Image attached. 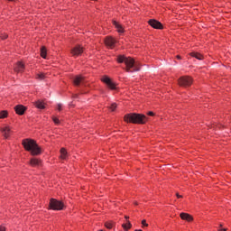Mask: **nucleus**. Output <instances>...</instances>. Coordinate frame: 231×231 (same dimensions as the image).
<instances>
[{"label": "nucleus", "mask_w": 231, "mask_h": 231, "mask_svg": "<svg viewBox=\"0 0 231 231\" xmlns=\"http://www.w3.org/2000/svg\"><path fill=\"white\" fill-rule=\"evenodd\" d=\"M34 106L37 109H45L46 107V105L42 100L34 102Z\"/></svg>", "instance_id": "17"}, {"label": "nucleus", "mask_w": 231, "mask_h": 231, "mask_svg": "<svg viewBox=\"0 0 231 231\" xmlns=\"http://www.w3.org/2000/svg\"><path fill=\"white\" fill-rule=\"evenodd\" d=\"M14 71L16 73H23V71H24V63L18 61L15 65H14Z\"/></svg>", "instance_id": "11"}, {"label": "nucleus", "mask_w": 231, "mask_h": 231, "mask_svg": "<svg viewBox=\"0 0 231 231\" xmlns=\"http://www.w3.org/2000/svg\"><path fill=\"white\" fill-rule=\"evenodd\" d=\"M148 23L152 28H155L156 30H163V25L162 23L158 22V20L152 19L149 20Z\"/></svg>", "instance_id": "9"}, {"label": "nucleus", "mask_w": 231, "mask_h": 231, "mask_svg": "<svg viewBox=\"0 0 231 231\" xmlns=\"http://www.w3.org/2000/svg\"><path fill=\"white\" fill-rule=\"evenodd\" d=\"M8 1H14V0H8Z\"/></svg>", "instance_id": "38"}, {"label": "nucleus", "mask_w": 231, "mask_h": 231, "mask_svg": "<svg viewBox=\"0 0 231 231\" xmlns=\"http://www.w3.org/2000/svg\"><path fill=\"white\" fill-rule=\"evenodd\" d=\"M36 79H37L38 80H44V79H46V76L44 75V73H38V74L36 75Z\"/></svg>", "instance_id": "22"}, {"label": "nucleus", "mask_w": 231, "mask_h": 231, "mask_svg": "<svg viewBox=\"0 0 231 231\" xmlns=\"http://www.w3.org/2000/svg\"><path fill=\"white\" fill-rule=\"evenodd\" d=\"M0 131L5 138H10V134H12V130L9 126H4L0 129Z\"/></svg>", "instance_id": "10"}, {"label": "nucleus", "mask_w": 231, "mask_h": 231, "mask_svg": "<svg viewBox=\"0 0 231 231\" xmlns=\"http://www.w3.org/2000/svg\"><path fill=\"white\" fill-rule=\"evenodd\" d=\"M8 37V34L5 33V32H1L0 33V38H2L3 40L4 39H6Z\"/></svg>", "instance_id": "26"}, {"label": "nucleus", "mask_w": 231, "mask_h": 231, "mask_svg": "<svg viewBox=\"0 0 231 231\" xmlns=\"http://www.w3.org/2000/svg\"><path fill=\"white\" fill-rule=\"evenodd\" d=\"M190 56L198 59V60H203V55L199 54V52H191Z\"/></svg>", "instance_id": "19"}, {"label": "nucleus", "mask_w": 231, "mask_h": 231, "mask_svg": "<svg viewBox=\"0 0 231 231\" xmlns=\"http://www.w3.org/2000/svg\"><path fill=\"white\" fill-rule=\"evenodd\" d=\"M180 218L188 222L194 220V217H192L189 213H180Z\"/></svg>", "instance_id": "13"}, {"label": "nucleus", "mask_w": 231, "mask_h": 231, "mask_svg": "<svg viewBox=\"0 0 231 231\" xmlns=\"http://www.w3.org/2000/svg\"><path fill=\"white\" fill-rule=\"evenodd\" d=\"M219 231H226V228L219 229Z\"/></svg>", "instance_id": "33"}, {"label": "nucleus", "mask_w": 231, "mask_h": 231, "mask_svg": "<svg viewBox=\"0 0 231 231\" xmlns=\"http://www.w3.org/2000/svg\"><path fill=\"white\" fill-rule=\"evenodd\" d=\"M60 160H67L68 159V152L66 151V148L60 149Z\"/></svg>", "instance_id": "18"}, {"label": "nucleus", "mask_w": 231, "mask_h": 231, "mask_svg": "<svg viewBox=\"0 0 231 231\" xmlns=\"http://www.w3.org/2000/svg\"><path fill=\"white\" fill-rule=\"evenodd\" d=\"M125 122H127L128 124H145L147 122V116L145 115L142 114H127L124 117Z\"/></svg>", "instance_id": "3"}, {"label": "nucleus", "mask_w": 231, "mask_h": 231, "mask_svg": "<svg viewBox=\"0 0 231 231\" xmlns=\"http://www.w3.org/2000/svg\"><path fill=\"white\" fill-rule=\"evenodd\" d=\"M105 44H106V46H107L108 48L113 50V48H115V44H116V40H115V38H113L111 36H107L105 39Z\"/></svg>", "instance_id": "8"}, {"label": "nucleus", "mask_w": 231, "mask_h": 231, "mask_svg": "<svg viewBox=\"0 0 231 231\" xmlns=\"http://www.w3.org/2000/svg\"><path fill=\"white\" fill-rule=\"evenodd\" d=\"M138 231H143L142 229H139Z\"/></svg>", "instance_id": "37"}, {"label": "nucleus", "mask_w": 231, "mask_h": 231, "mask_svg": "<svg viewBox=\"0 0 231 231\" xmlns=\"http://www.w3.org/2000/svg\"><path fill=\"white\" fill-rule=\"evenodd\" d=\"M220 226H223V225H222V224H220Z\"/></svg>", "instance_id": "36"}, {"label": "nucleus", "mask_w": 231, "mask_h": 231, "mask_svg": "<svg viewBox=\"0 0 231 231\" xmlns=\"http://www.w3.org/2000/svg\"><path fill=\"white\" fill-rule=\"evenodd\" d=\"M70 53L73 57H79L81 53H84V47L80 45H76L71 49Z\"/></svg>", "instance_id": "6"}, {"label": "nucleus", "mask_w": 231, "mask_h": 231, "mask_svg": "<svg viewBox=\"0 0 231 231\" xmlns=\"http://www.w3.org/2000/svg\"><path fill=\"white\" fill-rule=\"evenodd\" d=\"M125 219H129V217H127V216H125Z\"/></svg>", "instance_id": "35"}, {"label": "nucleus", "mask_w": 231, "mask_h": 231, "mask_svg": "<svg viewBox=\"0 0 231 231\" xmlns=\"http://www.w3.org/2000/svg\"><path fill=\"white\" fill-rule=\"evenodd\" d=\"M14 111L16 115H24V111H26V106L23 105H18L14 106Z\"/></svg>", "instance_id": "12"}, {"label": "nucleus", "mask_w": 231, "mask_h": 231, "mask_svg": "<svg viewBox=\"0 0 231 231\" xmlns=\"http://www.w3.org/2000/svg\"><path fill=\"white\" fill-rule=\"evenodd\" d=\"M113 24L114 26H116L119 33H124V27L122 26V24L118 23V22L116 21H113Z\"/></svg>", "instance_id": "16"}, {"label": "nucleus", "mask_w": 231, "mask_h": 231, "mask_svg": "<svg viewBox=\"0 0 231 231\" xmlns=\"http://www.w3.org/2000/svg\"><path fill=\"white\" fill-rule=\"evenodd\" d=\"M0 231H6V228L3 226H0Z\"/></svg>", "instance_id": "31"}, {"label": "nucleus", "mask_w": 231, "mask_h": 231, "mask_svg": "<svg viewBox=\"0 0 231 231\" xmlns=\"http://www.w3.org/2000/svg\"><path fill=\"white\" fill-rule=\"evenodd\" d=\"M147 115H148L149 116H154V112H148Z\"/></svg>", "instance_id": "30"}, {"label": "nucleus", "mask_w": 231, "mask_h": 231, "mask_svg": "<svg viewBox=\"0 0 231 231\" xmlns=\"http://www.w3.org/2000/svg\"><path fill=\"white\" fill-rule=\"evenodd\" d=\"M52 120H53L54 124H60V121H59V118H57V117H53Z\"/></svg>", "instance_id": "27"}, {"label": "nucleus", "mask_w": 231, "mask_h": 231, "mask_svg": "<svg viewBox=\"0 0 231 231\" xmlns=\"http://www.w3.org/2000/svg\"><path fill=\"white\" fill-rule=\"evenodd\" d=\"M102 82H104L105 84H106L107 88H109V89H116V84L115 82H113L111 80V79H109V77L104 76L101 79Z\"/></svg>", "instance_id": "7"}, {"label": "nucleus", "mask_w": 231, "mask_h": 231, "mask_svg": "<svg viewBox=\"0 0 231 231\" xmlns=\"http://www.w3.org/2000/svg\"><path fill=\"white\" fill-rule=\"evenodd\" d=\"M135 231H138V230H135Z\"/></svg>", "instance_id": "39"}, {"label": "nucleus", "mask_w": 231, "mask_h": 231, "mask_svg": "<svg viewBox=\"0 0 231 231\" xmlns=\"http://www.w3.org/2000/svg\"><path fill=\"white\" fill-rule=\"evenodd\" d=\"M177 59H181V56L178 55V56H177Z\"/></svg>", "instance_id": "34"}, {"label": "nucleus", "mask_w": 231, "mask_h": 231, "mask_svg": "<svg viewBox=\"0 0 231 231\" xmlns=\"http://www.w3.org/2000/svg\"><path fill=\"white\" fill-rule=\"evenodd\" d=\"M22 145H23L25 151H28L32 156H39V154L42 152V150L40 148L39 144H37V142H35L33 139L23 140Z\"/></svg>", "instance_id": "2"}, {"label": "nucleus", "mask_w": 231, "mask_h": 231, "mask_svg": "<svg viewBox=\"0 0 231 231\" xmlns=\"http://www.w3.org/2000/svg\"><path fill=\"white\" fill-rule=\"evenodd\" d=\"M177 198H183L181 195H180L179 193H176Z\"/></svg>", "instance_id": "32"}, {"label": "nucleus", "mask_w": 231, "mask_h": 231, "mask_svg": "<svg viewBox=\"0 0 231 231\" xmlns=\"http://www.w3.org/2000/svg\"><path fill=\"white\" fill-rule=\"evenodd\" d=\"M179 86H181L182 88H189V86H192V78L189 76H182L178 80Z\"/></svg>", "instance_id": "5"}, {"label": "nucleus", "mask_w": 231, "mask_h": 231, "mask_svg": "<svg viewBox=\"0 0 231 231\" xmlns=\"http://www.w3.org/2000/svg\"><path fill=\"white\" fill-rule=\"evenodd\" d=\"M122 226H123L125 231H127V230L131 229L133 225L131 224L130 221H127V223L126 224H123Z\"/></svg>", "instance_id": "20"}, {"label": "nucleus", "mask_w": 231, "mask_h": 231, "mask_svg": "<svg viewBox=\"0 0 231 231\" xmlns=\"http://www.w3.org/2000/svg\"><path fill=\"white\" fill-rule=\"evenodd\" d=\"M41 163V160L36 158H32L30 161V165H32V167H40Z\"/></svg>", "instance_id": "14"}, {"label": "nucleus", "mask_w": 231, "mask_h": 231, "mask_svg": "<svg viewBox=\"0 0 231 231\" xmlns=\"http://www.w3.org/2000/svg\"><path fill=\"white\" fill-rule=\"evenodd\" d=\"M6 116H8V112L6 110L0 112V118H6Z\"/></svg>", "instance_id": "23"}, {"label": "nucleus", "mask_w": 231, "mask_h": 231, "mask_svg": "<svg viewBox=\"0 0 231 231\" xmlns=\"http://www.w3.org/2000/svg\"><path fill=\"white\" fill-rule=\"evenodd\" d=\"M49 207L51 210H64V202L57 200L55 199H51Z\"/></svg>", "instance_id": "4"}, {"label": "nucleus", "mask_w": 231, "mask_h": 231, "mask_svg": "<svg viewBox=\"0 0 231 231\" xmlns=\"http://www.w3.org/2000/svg\"><path fill=\"white\" fill-rule=\"evenodd\" d=\"M57 109H58V111H62V104H58V106H57Z\"/></svg>", "instance_id": "28"}, {"label": "nucleus", "mask_w": 231, "mask_h": 231, "mask_svg": "<svg viewBox=\"0 0 231 231\" xmlns=\"http://www.w3.org/2000/svg\"><path fill=\"white\" fill-rule=\"evenodd\" d=\"M73 83L75 86H80V84H84V79L81 76H77L74 79Z\"/></svg>", "instance_id": "15"}, {"label": "nucleus", "mask_w": 231, "mask_h": 231, "mask_svg": "<svg viewBox=\"0 0 231 231\" xmlns=\"http://www.w3.org/2000/svg\"><path fill=\"white\" fill-rule=\"evenodd\" d=\"M117 62L119 64L125 63V67L124 68L125 71L127 73H134V71H140V63L134 60L131 57H125V55H119L117 57Z\"/></svg>", "instance_id": "1"}, {"label": "nucleus", "mask_w": 231, "mask_h": 231, "mask_svg": "<svg viewBox=\"0 0 231 231\" xmlns=\"http://www.w3.org/2000/svg\"><path fill=\"white\" fill-rule=\"evenodd\" d=\"M105 226H106V228H108L109 230H111V228H113V224L106 222V223L105 224Z\"/></svg>", "instance_id": "24"}, {"label": "nucleus", "mask_w": 231, "mask_h": 231, "mask_svg": "<svg viewBox=\"0 0 231 231\" xmlns=\"http://www.w3.org/2000/svg\"><path fill=\"white\" fill-rule=\"evenodd\" d=\"M41 57H42V59H46V47L41 48Z\"/></svg>", "instance_id": "21"}, {"label": "nucleus", "mask_w": 231, "mask_h": 231, "mask_svg": "<svg viewBox=\"0 0 231 231\" xmlns=\"http://www.w3.org/2000/svg\"><path fill=\"white\" fill-rule=\"evenodd\" d=\"M111 111H115L116 109V103H112L110 106Z\"/></svg>", "instance_id": "25"}, {"label": "nucleus", "mask_w": 231, "mask_h": 231, "mask_svg": "<svg viewBox=\"0 0 231 231\" xmlns=\"http://www.w3.org/2000/svg\"><path fill=\"white\" fill-rule=\"evenodd\" d=\"M142 225H143V226H149V224L147 223L146 220H143Z\"/></svg>", "instance_id": "29"}]
</instances>
